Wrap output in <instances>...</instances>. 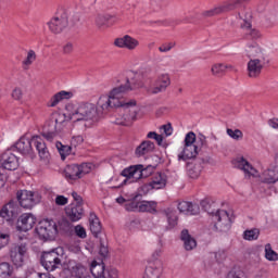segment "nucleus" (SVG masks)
I'll return each instance as SVG.
<instances>
[{"instance_id": "f257e3e1", "label": "nucleus", "mask_w": 278, "mask_h": 278, "mask_svg": "<svg viewBox=\"0 0 278 278\" xmlns=\"http://www.w3.org/2000/svg\"><path fill=\"white\" fill-rule=\"evenodd\" d=\"M135 88H142V81H140V74L130 73L126 79L125 84H122L115 88H113L109 96H101L98 100V110L99 116L103 114V112H109L114 108H119L123 110L122 118H117L115 121L116 125H123L124 127H129L136 121V116H138V112L140 109L137 108L136 100H127L125 99V94L127 92H131Z\"/></svg>"}, {"instance_id": "c03bdc74", "label": "nucleus", "mask_w": 278, "mask_h": 278, "mask_svg": "<svg viewBox=\"0 0 278 278\" xmlns=\"http://www.w3.org/2000/svg\"><path fill=\"white\" fill-rule=\"evenodd\" d=\"M36 51L34 50H28L26 59L22 62L24 68H29L36 60Z\"/></svg>"}, {"instance_id": "6e6d98bb", "label": "nucleus", "mask_w": 278, "mask_h": 278, "mask_svg": "<svg viewBox=\"0 0 278 278\" xmlns=\"http://www.w3.org/2000/svg\"><path fill=\"white\" fill-rule=\"evenodd\" d=\"M103 278H118V270L116 268H109L104 271Z\"/></svg>"}, {"instance_id": "052dcab7", "label": "nucleus", "mask_w": 278, "mask_h": 278, "mask_svg": "<svg viewBox=\"0 0 278 278\" xmlns=\"http://www.w3.org/2000/svg\"><path fill=\"white\" fill-rule=\"evenodd\" d=\"M248 36H250L252 40H257L262 36V33L255 28H252L249 30Z\"/></svg>"}, {"instance_id": "b1692460", "label": "nucleus", "mask_w": 278, "mask_h": 278, "mask_svg": "<svg viewBox=\"0 0 278 278\" xmlns=\"http://www.w3.org/2000/svg\"><path fill=\"white\" fill-rule=\"evenodd\" d=\"M245 53L251 60H262L264 58V49L257 45V42L249 43L245 47Z\"/></svg>"}, {"instance_id": "c9c22d12", "label": "nucleus", "mask_w": 278, "mask_h": 278, "mask_svg": "<svg viewBox=\"0 0 278 278\" xmlns=\"http://www.w3.org/2000/svg\"><path fill=\"white\" fill-rule=\"evenodd\" d=\"M12 275H14V267L8 262L0 263V278H9Z\"/></svg>"}, {"instance_id": "bf43d9fd", "label": "nucleus", "mask_w": 278, "mask_h": 278, "mask_svg": "<svg viewBox=\"0 0 278 278\" xmlns=\"http://www.w3.org/2000/svg\"><path fill=\"white\" fill-rule=\"evenodd\" d=\"M10 242V235L1 233L0 235V249H3V247H8Z\"/></svg>"}, {"instance_id": "4d7b16f0", "label": "nucleus", "mask_w": 278, "mask_h": 278, "mask_svg": "<svg viewBox=\"0 0 278 278\" xmlns=\"http://www.w3.org/2000/svg\"><path fill=\"white\" fill-rule=\"evenodd\" d=\"M73 51H75V46L73 45V42L68 41L63 46L64 55H71Z\"/></svg>"}, {"instance_id": "864d4df0", "label": "nucleus", "mask_w": 278, "mask_h": 278, "mask_svg": "<svg viewBox=\"0 0 278 278\" xmlns=\"http://www.w3.org/2000/svg\"><path fill=\"white\" fill-rule=\"evenodd\" d=\"M227 278H247L244 271L232 269L228 273Z\"/></svg>"}, {"instance_id": "2f4dec72", "label": "nucleus", "mask_w": 278, "mask_h": 278, "mask_svg": "<svg viewBox=\"0 0 278 278\" xmlns=\"http://www.w3.org/2000/svg\"><path fill=\"white\" fill-rule=\"evenodd\" d=\"M14 147L22 155H29L34 151L30 140H18L14 143Z\"/></svg>"}, {"instance_id": "393cba45", "label": "nucleus", "mask_w": 278, "mask_h": 278, "mask_svg": "<svg viewBox=\"0 0 278 278\" xmlns=\"http://www.w3.org/2000/svg\"><path fill=\"white\" fill-rule=\"evenodd\" d=\"M227 12H230V10H229L227 2H224L223 4H219L213 9L203 11L202 16H203V18H212V16H218V15L225 14Z\"/></svg>"}, {"instance_id": "774afa93", "label": "nucleus", "mask_w": 278, "mask_h": 278, "mask_svg": "<svg viewBox=\"0 0 278 278\" xmlns=\"http://www.w3.org/2000/svg\"><path fill=\"white\" fill-rule=\"evenodd\" d=\"M72 197L74 201H76V205H81V203H84V199L81 198V195H78L77 192H72Z\"/></svg>"}, {"instance_id": "5fc2aeb1", "label": "nucleus", "mask_w": 278, "mask_h": 278, "mask_svg": "<svg viewBox=\"0 0 278 278\" xmlns=\"http://www.w3.org/2000/svg\"><path fill=\"white\" fill-rule=\"evenodd\" d=\"M238 16H239L240 21H243V24H241V27H243L245 29H251V22H249V20L251 18V15L242 16V14L238 13Z\"/></svg>"}, {"instance_id": "7ed1b4c3", "label": "nucleus", "mask_w": 278, "mask_h": 278, "mask_svg": "<svg viewBox=\"0 0 278 278\" xmlns=\"http://www.w3.org/2000/svg\"><path fill=\"white\" fill-rule=\"evenodd\" d=\"M200 205L204 212H207V214L213 216V220L216 223L214 225L215 229H218L219 231H227V229L231 227L232 218L229 217V213L225 210L216 211V208H214V201H212V199L206 198L202 200Z\"/></svg>"}, {"instance_id": "ddd939ff", "label": "nucleus", "mask_w": 278, "mask_h": 278, "mask_svg": "<svg viewBox=\"0 0 278 278\" xmlns=\"http://www.w3.org/2000/svg\"><path fill=\"white\" fill-rule=\"evenodd\" d=\"M265 64L266 56H261V59H250L248 62V77L256 79V77L262 75V71L264 70Z\"/></svg>"}, {"instance_id": "20e7f679", "label": "nucleus", "mask_w": 278, "mask_h": 278, "mask_svg": "<svg viewBox=\"0 0 278 278\" xmlns=\"http://www.w3.org/2000/svg\"><path fill=\"white\" fill-rule=\"evenodd\" d=\"M147 170H153V166L149 165L144 168V165L142 164L131 165L122 172V177H126V179H124V181L119 186H115L112 188H123V186H127V181H130V184H132L134 181L147 178L149 177V174H144L147 173Z\"/></svg>"}, {"instance_id": "e433bc0d", "label": "nucleus", "mask_w": 278, "mask_h": 278, "mask_svg": "<svg viewBox=\"0 0 278 278\" xmlns=\"http://www.w3.org/2000/svg\"><path fill=\"white\" fill-rule=\"evenodd\" d=\"M157 203L154 201H141L139 202V212H149L153 214L156 212Z\"/></svg>"}, {"instance_id": "13d9d810", "label": "nucleus", "mask_w": 278, "mask_h": 278, "mask_svg": "<svg viewBox=\"0 0 278 278\" xmlns=\"http://www.w3.org/2000/svg\"><path fill=\"white\" fill-rule=\"evenodd\" d=\"M75 233L78 238H81V239L86 238V236H87L86 228H84L81 225H77L75 227Z\"/></svg>"}, {"instance_id": "3c124183", "label": "nucleus", "mask_w": 278, "mask_h": 278, "mask_svg": "<svg viewBox=\"0 0 278 278\" xmlns=\"http://www.w3.org/2000/svg\"><path fill=\"white\" fill-rule=\"evenodd\" d=\"M41 136L46 140H53V138H58V132L51 129L45 128L43 131L41 132Z\"/></svg>"}, {"instance_id": "f03ea898", "label": "nucleus", "mask_w": 278, "mask_h": 278, "mask_svg": "<svg viewBox=\"0 0 278 278\" xmlns=\"http://www.w3.org/2000/svg\"><path fill=\"white\" fill-rule=\"evenodd\" d=\"M67 113L54 115L55 125H62L66 121V116L72 123H81L86 121H97L99 118V109L92 103H80L78 105L67 104L65 106Z\"/></svg>"}, {"instance_id": "9b49d317", "label": "nucleus", "mask_w": 278, "mask_h": 278, "mask_svg": "<svg viewBox=\"0 0 278 278\" xmlns=\"http://www.w3.org/2000/svg\"><path fill=\"white\" fill-rule=\"evenodd\" d=\"M199 155V141L197 140H185V149L178 154V161L186 162V160H192Z\"/></svg>"}, {"instance_id": "423d86ee", "label": "nucleus", "mask_w": 278, "mask_h": 278, "mask_svg": "<svg viewBox=\"0 0 278 278\" xmlns=\"http://www.w3.org/2000/svg\"><path fill=\"white\" fill-rule=\"evenodd\" d=\"M36 233L43 242L55 240L58 236V224L53 219H43L38 223Z\"/></svg>"}, {"instance_id": "603ef678", "label": "nucleus", "mask_w": 278, "mask_h": 278, "mask_svg": "<svg viewBox=\"0 0 278 278\" xmlns=\"http://www.w3.org/2000/svg\"><path fill=\"white\" fill-rule=\"evenodd\" d=\"M11 97L12 99H14V101H21L23 99V89H21L20 87H15L12 90Z\"/></svg>"}, {"instance_id": "09e8293b", "label": "nucleus", "mask_w": 278, "mask_h": 278, "mask_svg": "<svg viewBox=\"0 0 278 278\" xmlns=\"http://www.w3.org/2000/svg\"><path fill=\"white\" fill-rule=\"evenodd\" d=\"M99 255H101V257H108L110 255V249L103 239H100Z\"/></svg>"}, {"instance_id": "2eb2a0df", "label": "nucleus", "mask_w": 278, "mask_h": 278, "mask_svg": "<svg viewBox=\"0 0 278 278\" xmlns=\"http://www.w3.org/2000/svg\"><path fill=\"white\" fill-rule=\"evenodd\" d=\"M114 46L118 47V49H128V51H134L140 47V41L129 35H125L116 38L114 40Z\"/></svg>"}, {"instance_id": "a19ab883", "label": "nucleus", "mask_w": 278, "mask_h": 278, "mask_svg": "<svg viewBox=\"0 0 278 278\" xmlns=\"http://www.w3.org/2000/svg\"><path fill=\"white\" fill-rule=\"evenodd\" d=\"M138 197L140 195H136L132 200L126 202L125 210H127V212H140V202H138Z\"/></svg>"}, {"instance_id": "49530a36", "label": "nucleus", "mask_w": 278, "mask_h": 278, "mask_svg": "<svg viewBox=\"0 0 278 278\" xmlns=\"http://www.w3.org/2000/svg\"><path fill=\"white\" fill-rule=\"evenodd\" d=\"M226 134H228L229 138H232V140H240V139L244 138V134H242V130H240V129L233 130L231 128H227Z\"/></svg>"}, {"instance_id": "de8ad7c7", "label": "nucleus", "mask_w": 278, "mask_h": 278, "mask_svg": "<svg viewBox=\"0 0 278 278\" xmlns=\"http://www.w3.org/2000/svg\"><path fill=\"white\" fill-rule=\"evenodd\" d=\"M249 1L251 0H229L227 1V5H228V10L233 11L237 8H240V5H242V3H249Z\"/></svg>"}, {"instance_id": "1a4fd4ad", "label": "nucleus", "mask_w": 278, "mask_h": 278, "mask_svg": "<svg viewBox=\"0 0 278 278\" xmlns=\"http://www.w3.org/2000/svg\"><path fill=\"white\" fill-rule=\"evenodd\" d=\"M18 214H21V206L16 201L11 200L9 203L4 204L0 210V218L7 220L9 225H13L18 219Z\"/></svg>"}, {"instance_id": "f704fd0d", "label": "nucleus", "mask_w": 278, "mask_h": 278, "mask_svg": "<svg viewBox=\"0 0 278 278\" xmlns=\"http://www.w3.org/2000/svg\"><path fill=\"white\" fill-rule=\"evenodd\" d=\"M163 214L167 218V223L169 225V229H173L177 225V220H179V217H177V211L173 208H167L163 211Z\"/></svg>"}, {"instance_id": "4468645a", "label": "nucleus", "mask_w": 278, "mask_h": 278, "mask_svg": "<svg viewBox=\"0 0 278 278\" xmlns=\"http://www.w3.org/2000/svg\"><path fill=\"white\" fill-rule=\"evenodd\" d=\"M231 164L235 168H239V170H243L247 177H255L257 169L244 159V156H237L231 161Z\"/></svg>"}, {"instance_id": "8fccbe9b", "label": "nucleus", "mask_w": 278, "mask_h": 278, "mask_svg": "<svg viewBox=\"0 0 278 278\" xmlns=\"http://www.w3.org/2000/svg\"><path fill=\"white\" fill-rule=\"evenodd\" d=\"M78 168L80 170V177H84V175H88L92 169V163H81L78 165Z\"/></svg>"}, {"instance_id": "a878e982", "label": "nucleus", "mask_w": 278, "mask_h": 278, "mask_svg": "<svg viewBox=\"0 0 278 278\" xmlns=\"http://www.w3.org/2000/svg\"><path fill=\"white\" fill-rule=\"evenodd\" d=\"M180 240L184 242L186 251H193V249H197V239L190 235L188 229H184L180 232Z\"/></svg>"}, {"instance_id": "6e6552de", "label": "nucleus", "mask_w": 278, "mask_h": 278, "mask_svg": "<svg viewBox=\"0 0 278 278\" xmlns=\"http://www.w3.org/2000/svg\"><path fill=\"white\" fill-rule=\"evenodd\" d=\"M16 199L21 207H24V210H31V207L40 203L42 197L36 191L18 190L16 192Z\"/></svg>"}, {"instance_id": "ea45409f", "label": "nucleus", "mask_w": 278, "mask_h": 278, "mask_svg": "<svg viewBox=\"0 0 278 278\" xmlns=\"http://www.w3.org/2000/svg\"><path fill=\"white\" fill-rule=\"evenodd\" d=\"M150 186H151V188H153V190H161V188L166 187V179H164V177H162V174H159L150 182Z\"/></svg>"}, {"instance_id": "9d476101", "label": "nucleus", "mask_w": 278, "mask_h": 278, "mask_svg": "<svg viewBox=\"0 0 278 278\" xmlns=\"http://www.w3.org/2000/svg\"><path fill=\"white\" fill-rule=\"evenodd\" d=\"M48 27L52 34H62L68 27V14L62 13L52 17L48 22Z\"/></svg>"}, {"instance_id": "cd10ccee", "label": "nucleus", "mask_w": 278, "mask_h": 278, "mask_svg": "<svg viewBox=\"0 0 278 278\" xmlns=\"http://www.w3.org/2000/svg\"><path fill=\"white\" fill-rule=\"evenodd\" d=\"M89 227L92 236H94V238H99L102 227L99 217L94 213H90L89 215Z\"/></svg>"}, {"instance_id": "0eeeda50", "label": "nucleus", "mask_w": 278, "mask_h": 278, "mask_svg": "<svg viewBox=\"0 0 278 278\" xmlns=\"http://www.w3.org/2000/svg\"><path fill=\"white\" fill-rule=\"evenodd\" d=\"M29 251V242L20 241L14 243L10 248V260L13 262L14 266L21 267L25 264V257Z\"/></svg>"}, {"instance_id": "473e14b6", "label": "nucleus", "mask_w": 278, "mask_h": 278, "mask_svg": "<svg viewBox=\"0 0 278 278\" xmlns=\"http://www.w3.org/2000/svg\"><path fill=\"white\" fill-rule=\"evenodd\" d=\"M73 97V92L71 91H60L55 93L49 101V108H55L60 101H64V99H71Z\"/></svg>"}, {"instance_id": "4be33fe9", "label": "nucleus", "mask_w": 278, "mask_h": 278, "mask_svg": "<svg viewBox=\"0 0 278 278\" xmlns=\"http://www.w3.org/2000/svg\"><path fill=\"white\" fill-rule=\"evenodd\" d=\"M34 144L39 153L40 161L46 166L50 164L51 162V153H49V149L47 148V143L41 141H34Z\"/></svg>"}, {"instance_id": "a18cd8bd", "label": "nucleus", "mask_w": 278, "mask_h": 278, "mask_svg": "<svg viewBox=\"0 0 278 278\" xmlns=\"http://www.w3.org/2000/svg\"><path fill=\"white\" fill-rule=\"evenodd\" d=\"M244 240L253 241L260 238V229L254 228L243 232Z\"/></svg>"}, {"instance_id": "37998d69", "label": "nucleus", "mask_w": 278, "mask_h": 278, "mask_svg": "<svg viewBox=\"0 0 278 278\" xmlns=\"http://www.w3.org/2000/svg\"><path fill=\"white\" fill-rule=\"evenodd\" d=\"M211 74L213 77H223L225 74V64L224 63H215L211 67Z\"/></svg>"}, {"instance_id": "0e129e2a", "label": "nucleus", "mask_w": 278, "mask_h": 278, "mask_svg": "<svg viewBox=\"0 0 278 278\" xmlns=\"http://www.w3.org/2000/svg\"><path fill=\"white\" fill-rule=\"evenodd\" d=\"M55 203L56 205H66V203H68V199L64 195H58L55 198Z\"/></svg>"}, {"instance_id": "39448f33", "label": "nucleus", "mask_w": 278, "mask_h": 278, "mask_svg": "<svg viewBox=\"0 0 278 278\" xmlns=\"http://www.w3.org/2000/svg\"><path fill=\"white\" fill-rule=\"evenodd\" d=\"M62 260H64V253L62 249H55L49 252H43L40 258L41 266L48 271L58 270L62 266Z\"/></svg>"}, {"instance_id": "c85d7f7f", "label": "nucleus", "mask_w": 278, "mask_h": 278, "mask_svg": "<svg viewBox=\"0 0 278 278\" xmlns=\"http://www.w3.org/2000/svg\"><path fill=\"white\" fill-rule=\"evenodd\" d=\"M64 173H65L66 179H71V181H77V179H81L79 165L77 164L67 165L65 167Z\"/></svg>"}, {"instance_id": "bb28decb", "label": "nucleus", "mask_w": 278, "mask_h": 278, "mask_svg": "<svg viewBox=\"0 0 278 278\" xmlns=\"http://www.w3.org/2000/svg\"><path fill=\"white\" fill-rule=\"evenodd\" d=\"M155 149V143H153L150 140L142 141L137 148H136V156L142 157V155H147V153H151Z\"/></svg>"}, {"instance_id": "58836bf2", "label": "nucleus", "mask_w": 278, "mask_h": 278, "mask_svg": "<svg viewBox=\"0 0 278 278\" xmlns=\"http://www.w3.org/2000/svg\"><path fill=\"white\" fill-rule=\"evenodd\" d=\"M56 149L61 155V160H66L67 155H71V151H73V148L68 144H64L60 141L56 142Z\"/></svg>"}, {"instance_id": "69168bd1", "label": "nucleus", "mask_w": 278, "mask_h": 278, "mask_svg": "<svg viewBox=\"0 0 278 278\" xmlns=\"http://www.w3.org/2000/svg\"><path fill=\"white\" fill-rule=\"evenodd\" d=\"M267 125L271 127V129H278V118L274 117L267 121Z\"/></svg>"}, {"instance_id": "aec40b11", "label": "nucleus", "mask_w": 278, "mask_h": 278, "mask_svg": "<svg viewBox=\"0 0 278 278\" xmlns=\"http://www.w3.org/2000/svg\"><path fill=\"white\" fill-rule=\"evenodd\" d=\"M117 20L116 15L99 13L96 15L94 23L98 29H108V27H110V23L114 24Z\"/></svg>"}, {"instance_id": "4c0bfd02", "label": "nucleus", "mask_w": 278, "mask_h": 278, "mask_svg": "<svg viewBox=\"0 0 278 278\" xmlns=\"http://www.w3.org/2000/svg\"><path fill=\"white\" fill-rule=\"evenodd\" d=\"M159 129H160V134H159L160 140H166V138L173 136V124L170 123L160 126Z\"/></svg>"}, {"instance_id": "a211bd4d", "label": "nucleus", "mask_w": 278, "mask_h": 278, "mask_svg": "<svg viewBox=\"0 0 278 278\" xmlns=\"http://www.w3.org/2000/svg\"><path fill=\"white\" fill-rule=\"evenodd\" d=\"M34 225H36V217L29 213L23 214L16 219L17 231H29V229H34Z\"/></svg>"}, {"instance_id": "79ce46f5", "label": "nucleus", "mask_w": 278, "mask_h": 278, "mask_svg": "<svg viewBox=\"0 0 278 278\" xmlns=\"http://www.w3.org/2000/svg\"><path fill=\"white\" fill-rule=\"evenodd\" d=\"M265 257L268 262H278V253L273 250L270 243L265 245Z\"/></svg>"}, {"instance_id": "5701e85b", "label": "nucleus", "mask_w": 278, "mask_h": 278, "mask_svg": "<svg viewBox=\"0 0 278 278\" xmlns=\"http://www.w3.org/2000/svg\"><path fill=\"white\" fill-rule=\"evenodd\" d=\"M163 268L162 262L157 261L146 267L142 278H160L162 277Z\"/></svg>"}, {"instance_id": "7c9ffc66", "label": "nucleus", "mask_w": 278, "mask_h": 278, "mask_svg": "<svg viewBox=\"0 0 278 278\" xmlns=\"http://www.w3.org/2000/svg\"><path fill=\"white\" fill-rule=\"evenodd\" d=\"M278 181V173L270 167L263 172L262 174V182L263 184H277Z\"/></svg>"}, {"instance_id": "f3484780", "label": "nucleus", "mask_w": 278, "mask_h": 278, "mask_svg": "<svg viewBox=\"0 0 278 278\" xmlns=\"http://www.w3.org/2000/svg\"><path fill=\"white\" fill-rule=\"evenodd\" d=\"M0 166L4 170H16L18 168V157L12 152L7 151L0 157Z\"/></svg>"}, {"instance_id": "e2e57ef3", "label": "nucleus", "mask_w": 278, "mask_h": 278, "mask_svg": "<svg viewBox=\"0 0 278 278\" xmlns=\"http://www.w3.org/2000/svg\"><path fill=\"white\" fill-rule=\"evenodd\" d=\"M59 226L63 231H68L71 229V223H68L66 219L59 222Z\"/></svg>"}, {"instance_id": "72a5a7b5", "label": "nucleus", "mask_w": 278, "mask_h": 278, "mask_svg": "<svg viewBox=\"0 0 278 278\" xmlns=\"http://www.w3.org/2000/svg\"><path fill=\"white\" fill-rule=\"evenodd\" d=\"M90 271L96 278H101L105 275V265L103 263H97V261H93L91 263Z\"/></svg>"}, {"instance_id": "6ab92c4d", "label": "nucleus", "mask_w": 278, "mask_h": 278, "mask_svg": "<svg viewBox=\"0 0 278 278\" xmlns=\"http://www.w3.org/2000/svg\"><path fill=\"white\" fill-rule=\"evenodd\" d=\"M203 164H205V160L203 159H199L194 163H188V177H190V179H199V177H201V173L203 172Z\"/></svg>"}, {"instance_id": "680f3d73", "label": "nucleus", "mask_w": 278, "mask_h": 278, "mask_svg": "<svg viewBox=\"0 0 278 278\" xmlns=\"http://www.w3.org/2000/svg\"><path fill=\"white\" fill-rule=\"evenodd\" d=\"M173 47H175V43H164L161 47H159V51L161 53H168V51H170V49H173Z\"/></svg>"}, {"instance_id": "dca6fc26", "label": "nucleus", "mask_w": 278, "mask_h": 278, "mask_svg": "<svg viewBox=\"0 0 278 278\" xmlns=\"http://www.w3.org/2000/svg\"><path fill=\"white\" fill-rule=\"evenodd\" d=\"M64 266V270H68L71 278H90L86 277V267L80 263L71 260Z\"/></svg>"}, {"instance_id": "412c9836", "label": "nucleus", "mask_w": 278, "mask_h": 278, "mask_svg": "<svg viewBox=\"0 0 278 278\" xmlns=\"http://www.w3.org/2000/svg\"><path fill=\"white\" fill-rule=\"evenodd\" d=\"M65 214L72 223H77V220H81L84 216V206L79 204H71L65 208Z\"/></svg>"}, {"instance_id": "c756f323", "label": "nucleus", "mask_w": 278, "mask_h": 278, "mask_svg": "<svg viewBox=\"0 0 278 278\" xmlns=\"http://www.w3.org/2000/svg\"><path fill=\"white\" fill-rule=\"evenodd\" d=\"M178 210L181 213L187 212V214H191V216H197L200 212L198 204H192L191 202L186 201L178 203Z\"/></svg>"}, {"instance_id": "338daca9", "label": "nucleus", "mask_w": 278, "mask_h": 278, "mask_svg": "<svg viewBox=\"0 0 278 278\" xmlns=\"http://www.w3.org/2000/svg\"><path fill=\"white\" fill-rule=\"evenodd\" d=\"M225 257H227V255L225 254V251H219L215 253L216 262H223Z\"/></svg>"}, {"instance_id": "f8f14e48", "label": "nucleus", "mask_w": 278, "mask_h": 278, "mask_svg": "<svg viewBox=\"0 0 278 278\" xmlns=\"http://www.w3.org/2000/svg\"><path fill=\"white\" fill-rule=\"evenodd\" d=\"M168 86H170V76L168 74H161L155 79L154 84L150 86V94H160V92H166Z\"/></svg>"}]
</instances>
